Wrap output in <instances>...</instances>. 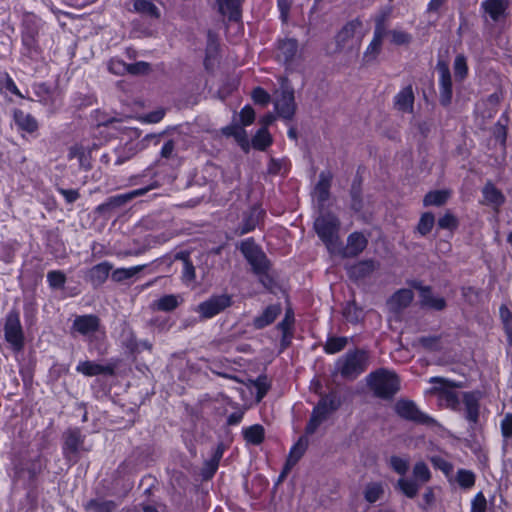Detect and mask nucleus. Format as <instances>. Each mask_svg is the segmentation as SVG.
<instances>
[{"label":"nucleus","mask_w":512,"mask_h":512,"mask_svg":"<svg viewBox=\"0 0 512 512\" xmlns=\"http://www.w3.org/2000/svg\"><path fill=\"white\" fill-rule=\"evenodd\" d=\"M340 406L341 399L336 393L332 392L322 397L312 410L310 419L305 427L306 435L314 434Z\"/></svg>","instance_id":"20e7f679"},{"label":"nucleus","mask_w":512,"mask_h":512,"mask_svg":"<svg viewBox=\"0 0 512 512\" xmlns=\"http://www.w3.org/2000/svg\"><path fill=\"white\" fill-rule=\"evenodd\" d=\"M252 99L256 104L267 105L270 101V95L261 87L252 91Z\"/></svg>","instance_id":"0e129e2a"},{"label":"nucleus","mask_w":512,"mask_h":512,"mask_svg":"<svg viewBox=\"0 0 512 512\" xmlns=\"http://www.w3.org/2000/svg\"><path fill=\"white\" fill-rule=\"evenodd\" d=\"M414 298V293L411 289H400L396 291L387 301L390 311L399 313L407 308Z\"/></svg>","instance_id":"f3484780"},{"label":"nucleus","mask_w":512,"mask_h":512,"mask_svg":"<svg viewBox=\"0 0 512 512\" xmlns=\"http://www.w3.org/2000/svg\"><path fill=\"white\" fill-rule=\"evenodd\" d=\"M5 340L11 348L19 352L24 347V333L22 330L18 312L11 311L7 314L4 325Z\"/></svg>","instance_id":"1a4fd4ad"},{"label":"nucleus","mask_w":512,"mask_h":512,"mask_svg":"<svg viewBox=\"0 0 512 512\" xmlns=\"http://www.w3.org/2000/svg\"><path fill=\"white\" fill-rule=\"evenodd\" d=\"M390 17V10L384 11L376 19L375 36L364 53V60L370 62L376 58L380 51L382 38L385 35V23Z\"/></svg>","instance_id":"2eb2a0df"},{"label":"nucleus","mask_w":512,"mask_h":512,"mask_svg":"<svg viewBox=\"0 0 512 512\" xmlns=\"http://www.w3.org/2000/svg\"><path fill=\"white\" fill-rule=\"evenodd\" d=\"M487 501L484 495L478 493L472 501L471 512H486Z\"/></svg>","instance_id":"774afa93"},{"label":"nucleus","mask_w":512,"mask_h":512,"mask_svg":"<svg viewBox=\"0 0 512 512\" xmlns=\"http://www.w3.org/2000/svg\"><path fill=\"white\" fill-rule=\"evenodd\" d=\"M244 127L245 126L234 123L223 128L222 132L225 136L233 137L244 151H248L250 142Z\"/></svg>","instance_id":"4be33fe9"},{"label":"nucleus","mask_w":512,"mask_h":512,"mask_svg":"<svg viewBox=\"0 0 512 512\" xmlns=\"http://www.w3.org/2000/svg\"><path fill=\"white\" fill-rule=\"evenodd\" d=\"M42 471V464L39 458L19 461L14 464L10 477L14 485L21 484L24 487L30 486Z\"/></svg>","instance_id":"6e6552de"},{"label":"nucleus","mask_w":512,"mask_h":512,"mask_svg":"<svg viewBox=\"0 0 512 512\" xmlns=\"http://www.w3.org/2000/svg\"><path fill=\"white\" fill-rule=\"evenodd\" d=\"M434 223H435L434 215L429 212L424 213L421 216V219L418 223L417 230L421 235H426L432 230Z\"/></svg>","instance_id":"5fc2aeb1"},{"label":"nucleus","mask_w":512,"mask_h":512,"mask_svg":"<svg viewBox=\"0 0 512 512\" xmlns=\"http://www.w3.org/2000/svg\"><path fill=\"white\" fill-rule=\"evenodd\" d=\"M419 344L427 350H440L442 348L441 338L438 336L422 337L419 339Z\"/></svg>","instance_id":"bf43d9fd"},{"label":"nucleus","mask_w":512,"mask_h":512,"mask_svg":"<svg viewBox=\"0 0 512 512\" xmlns=\"http://www.w3.org/2000/svg\"><path fill=\"white\" fill-rule=\"evenodd\" d=\"M430 381L439 385L432 388L430 392L440 394L441 398L446 401L449 407L457 409L459 406V399L456 392H454V388H461L463 387V384L452 382L441 377L431 378Z\"/></svg>","instance_id":"f8f14e48"},{"label":"nucleus","mask_w":512,"mask_h":512,"mask_svg":"<svg viewBox=\"0 0 512 512\" xmlns=\"http://www.w3.org/2000/svg\"><path fill=\"white\" fill-rule=\"evenodd\" d=\"M330 179L324 173L320 174L314 189V197L322 205L329 197Z\"/></svg>","instance_id":"f704fd0d"},{"label":"nucleus","mask_w":512,"mask_h":512,"mask_svg":"<svg viewBox=\"0 0 512 512\" xmlns=\"http://www.w3.org/2000/svg\"><path fill=\"white\" fill-rule=\"evenodd\" d=\"M379 268V263L375 260H363L354 265V279H364Z\"/></svg>","instance_id":"72a5a7b5"},{"label":"nucleus","mask_w":512,"mask_h":512,"mask_svg":"<svg viewBox=\"0 0 512 512\" xmlns=\"http://www.w3.org/2000/svg\"><path fill=\"white\" fill-rule=\"evenodd\" d=\"M113 265L107 261L101 262L93 266L89 272L88 277L94 285H101L106 281L111 272Z\"/></svg>","instance_id":"393cba45"},{"label":"nucleus","mask_w":512,"mask_h":512,"mask_svg":"<svg viewBox=\"0 0 512 512\" xmlns=\"http://www.w3.org/2000/svg\"><path fill=\"white\" fill-rule=\"evenodd\" d=\"M413 480L400 478L397 488L408 498L417 496L419 487L431 480V472L423 461L415 463L412 470Z\"/></svg>","instance_id":"39448f33"},{"label":"nucleus","mask_w":512,"mask_h":512,"mask_svg":"<svg viewBox=\"0 0 512 512\" xmlns=\"http://www.w3.org/2000/svg\"><path fill=\"white\" fill-rule=\"evenodd\" d=\"M134 10L142 15L151 18H159L160 11L150 0H135L133 4Z\"/></svg>","instance_id":"c9c22d12"},{"label":"nucleus","mask_w":512,"mask_h":512,"mask_svg":"<svg viewBox=\"0 0 512 512\" xmlns=\"http://www.w3.org/2000/svg\"><path fill=\"white\" fill-rule=\"evenodd\" d=\"M21 56L30 62H40L44 59L43 49L37 40V31L26 29L21 37Z\"/></svg>","instance_id":"9b49d317"},{"label":"nucleus","mask_w":512,"mask_h":512,"mask_svg":"<svg viewBox=\"0 0 512 512\" xmlns=\"http://www.w3.org/2000/svg\"><path fill=\"white\" fill-rule=\"evenodd\" d=\"M108 70L115 75L128 73V64L119 58H112L108 63Z\"/></svg>","instance_id":"13d9d810"},{"label":"nucleus","mask_w":512,"mask_h":512,"mask_svg":"<svg viewBox=\"0 0 512 512\" xmlns=\"http://www.w3.org/2000/svg\"><path fill=\"white\" fill-rule=\"evenodd\" d=\"M351 39H352V23H347L341 31L336 35L335 41L337 50H349L351 47Z\"/></svg>","instance_id":"58836bf2"},{"label":"nucleus","mask_w":512,"mask_h":512,"mask_svg":"<svg viewBox=\"0 0 512 512\" xmlns=\"http://www.w3.org/2000/svg\"><path fill=\"white\" fill-rule=\"evenodd\" d=\"M421 304L435 310H443L446 307L444 298L434 297L429 288L421 290Z\"/></svg>","instance_id":"e433bc0d"},{"label":"nucleus","mask_w":512,"mask_h":512,"mask_svg":"<svg viewBox=\"0 0 512 512\" xmlns=\"http://www.w3.org/2000/svg\"><path fill=\"white\" fill-rule=\"evenodd\" d=\"M145 265H137L129 268H118L112 272V279L121 282L134 277L144 269Z\"/></svg>","instance_id":"a19ab883"},{"label":"nucleus","mask_w":512,"mask_h":512,"mask_svg":"<svg viewBox=\"0 0 512 512\" xmlns=\"http://www.w3.org/2000/svg\"><path fill=\"white\" fill-rule=\"evenodd\" d=\"M133 184L143 185V187L134 189L127 193L112 196L105 203L100 204L97 207V210L101 213H106L115 208H119L130 200L142 196L148 191L160 186L162 184V180L159 178L158 173L154 168H148L143 174L137 175L133 178Z\"/></svg>","instance_id":"f03ea898"},{"label":"nucleus","mask_w":512,"mask_h":512,"mask_svg":"<svg viewBox=\"0 0 512 512\" xmlns=\"http://www.w3.org/2000/svg\"><path fill=\"white\" fill-rule=\"evenodd\" d=\"M47 282L52 289H60L64 287L66 276L58 270L49 271L47 273Z\"/></svg>","instance_id":"3c124183"},{"label":"nucleus","mask_w":512,"mask_h":512,"mask_svg":"<svg viewBox=\"0 0 512 512\" xmlns=\"http://www.w3.org/2000/svg\"><path fill=\"white\" fill-rule=\"evenodd\" d=\"M219 11L228 15L230 20L238 21L241 17V2L242 0H217Z\"/></svg>","instance_id":"bb28decb"},{"label":"nucleus","mask_w":512,"mask_h":512,"mask_svg":"<svg viewBox=\"0 0 512 512\" xmlns=\"http://www.w3.org/2000/svg\"><path fill=\"white\" fill-rule=\"evenodd\" d=\"M83 444V436L78 428L69 429L65 433L63 444V455L69 462L75 463L78 459V453Z\"/></svg>","instance_id":"dca6fc26"},{"label":"nucleus","mask_w":512,"mask_h":512,"mask_svg":"<svg viewBox=\"0 0 512 512\" xmlns=\"http://www.w3.org/2000/svg\"><path fill=\"white\" fill-rule=\"evenodd\" d=\"M298 43L295 39H284L278 44L277 58L285 64L293 60L297 53Z\"/></svg>","instance_id":"b1692460"},{"label":"nucleus","mask_w":512,"mask_h":512,"mask_svg":"<svg viewBox=\"0 0 512 512\" xmlns=\"http://www.w3.org/2000/svg\"><path fill=\"white\" fill-rule=\"evenodd\" d=\"M224 454V445L219 443L215 448L212 456L204 462L201 475L203 479H210L216 473L220 460L222 459Z\"/></svg>","instance_id":"412c9836"},{"label":"nucleus","mask_w":512,"mask_h":512,"mask_svg":"<svg viewBox=\"0 0 512 512\" xmlns=\"http://www.w3.org/2000/svg\"><path fill=\"white\" fill-rule=\"evenodd\" d=\"M308 436L309 435H306V434L301 436L298 439V441L291 447L289 457L287 460L288 465L296 464L298 462V460L303 456V454L305 453V451L308 448V444H309Z\"/></svg>","instance_id":"2f4dec72"},{"label":"nucleus","mask_w":512,"mask_h":512,"mask_svg":"<svg viewBox=\"0 0 512 512\" xmlns=\"http://www.w3.org/2000/svg\"><path fill=\"white\" fill-rule=\"evenodd\" d=\"M180 302H181V299L179 296L170 294V295H164L161 298H159L156 301L155 306L157 307V309H159L161 311H172L178 307Z\"/></svg>","instance_id":"79ce46f5"},{"label":"nucleus","mask_w":512,"mask_h":512,"mask_svg":"<svg viewBox=\"0 0 512 512\" xmlns=\"http://www.w3.org/2000/svg\"><path fill=\"white\" fill-rule=\"evenodd\" d=\"M414 103V93L411 86L403 88L396 96L395 105L398 110L403 112H412Z\"/></svg>","instance_id":"cd10ccee"},{"label":"nucleus","mask_w":512,"mask_h":512,"mask_svg":"<svg viewBox=\"0 0 512 512\" xmlns=\"http://www.w3.org/2000/svg\"><path fill=\"white\" fill-rule=\"evenodd\" d=\"M483 193L485 200L489 203L500 205L504 201V197L501 192L491 184L485 186Z\"/></svg>","instance_id":"864d4df0"},{"label":"nucleus","mask_w":512,"mask_h":512,"mask_svg":"<svg viewBox=\"0 0 512 512\" xmlns=\"http://www.w3.org/2000/svg\"><path fill=\"white\" fill-rule=\"evenodd\" d=\"M438 225L442 229L453 230L457 227L458 221L453 214L446 213L442 218L439 219Z\"/></svg>","instance_id":"69168bd1"},{"label":"nucleus","mask_w":512,"mask_h":512,"mask_svg":"<svg viewBox=\"0 0 512 512\" xmlns=\"http://www.w3.org/2000/svg\"><path fill=\"white\" fill-rule=\"evenodd\" d=\"M389 38V41L393 45H407L410 42V35L402 30H391L387 31L385 29V35Z\"/></svg>","instance_id":"de8ad7c7"},{"label":"nucleus","mask_w":512,"mask_h":512,"mask_svg":"<svg viewBox=\"0 0 512 512\" xmlns=\"http://www.w3.org/2000/svg\"><path fill=\"white\" fill-rule=\"evenodd\" d=\"M13 119L17 128L27 133H33L38 128L37 120L30 114L22 110H15Z\"/></svg>","instance_id":"5701e85b"},{"label":"nucleus","mask_w":512,"mask_h":512,"mask_svg":"<svg viewBox=\"0 0 512 512\" xmlns=\"http://www.w3.org/2000/svg\"><path fill=\"white\" fill-rule=\"evenodd\" d=\"M72 333L82 336L91 350L99 354L105 352V329L100 325V319L95 315L76 316L72 324Z\"/></svg>","instance_id":"7ed1b4c3"},{"label":"nucleus","mask_w":512,"mask_h":512,"mask_svg":"<svg viewBox=\"0 0 512 512\" xmlns=\"http://www.w3.org/2000/svg\"><path fill=\"white\" fill-rule=\"evenodd\" d=\"M122 345L132 354L141 353L138 340L130 330H124L121 335Z\"/></svg>","instance_id":"49530a36"},{"label":"nucleus","mask_w":512,"mask_h":512,"mask_svg":"<svg viewBox=\"0 0 512 512\" xmlns=\"http://www.w3.org/2000/svg\"><path fill=\"white\" fill-rule=\"evenodd\" d=\"M90 150L82 144H75L69 149V158L77 159L79 166L85 170L90 168Z\"/></svg>","instance_id":"c85d7f7f"},{"label":"nucleus","mask_w":512,"mask_h":512,"mask_svg":"<svg viewBox=\"0 0 512 512\" xmlns=\"http://www.w3.org/2000/svg\"><path fill=\"white\" fill-rule=\"evenodd\" d=\"M314 228L332 255L348 257L350 255L349 247H343L340 241V223L336 216L332 214H322L316 218ZM352 244V234L347 237V246Z\"/></svg>","instance_id":"f257e3e1"},{"label":"nucleus","mask_w":512,"mask_h":512,"mask_svg":"<svg viewBox=\"0 0 512 512\" xmlns=\"http://www.w3.org/2000/svg\"><path fill=\"white\" fill-rule=\"evenodd\" d=\"M449 195H450L449 192L445 191V190L432 191V192H429L424 197L423 202H424L425 206H431V205L441 206L447 201Z\"/></svg>","instance_id":"37998d69"},{"label":"nucleus","mask_w":512,"mask_h":512,"mask_svg":"<svg viewBox=\"0 0 512 512\" xmlns=\"http://www.w3.org/2000/svg\"><path fill=\"white\" fill-rule=\"evenodd\" d=\"M369 361L368 353L365 350L354 351V373L356 371H363Z\"/></svg>","instance_id":"4d7b16f0"},{"label":"nucleus","mask_w":512,"mask_h":512,"mask_svg":"<svg viewBox=\"0 0 512 512\" xmlns=\"http://www.w3.org/2000/svg\"><path fill=\"white\" fill-rule=\"evenodd\" d=\"M280 312L281 307L279 305L268 306L259 316L254 319V327L257 329H262L270 325L277 318Z\"/></svg>","instance_id":"a878e982"},{"label":"nucleus","mask_w":512,"mask_h":512,"mask_svg":"<svg viewBox=\"0 0 512 512\" xmlns=\"http://www.w3.org/2000/svg\"><path fill=\"white\" fill-rule=\"evenodd\" d=\"M230 362L229 360L225 359L224 361L223 360H213L210 364V369L213 373L219 375V376H223V377H227V378H231V374H230Z\"/></svg>","instance_id":"603ef678"},{"label":"nucleus","mask_w":512,"mask_h":512,"mask_svg":"<svg viewBox=\"0 0 512 512\" xmlns=\"http://www.w3.org/2000/svg\"><path fill=\"white\" fill-rule=\"evenodd\" d=\"M271 141V136L267 131V128L262 127L252 138V145L256 149L264 150L271 144Z\"/></svg>","instance_id":"a18cd8bd"},{"label":"nucleus","mask_w":512,"mask_h":512,"mask_svg":"<svg viewBox=\"0 0 512 512\" xmlns=\"http://www.w3.org/2000/svg\"><path fill=\"white\" fill-rule=\"evenodd\" d=\"M457 482L462 488H470L475 483V475L471 471L460 470L457 473Z\"/></svg>","instance_id":"052dcab7"},{"label":"nucleus","mask_w":512,"mask_h":512,"mask_svg":"<svg viewBox=\"0 0 512 512\" xmlns=\"http://www.w3.org/2000/svg\"><path fill=\"white\" fill-rule=\"evenodd\" d=\"M347 344L346 337H329L326 341L324 350L328 354H335L341 351Z\"/></svg>","instance_id":"8fccbe9b"},{"label":"nucleus","mask_w":512,"mask_h":512,"mask_svg":"<svg viewBox=\"0 0 512 512\" xmlns=\"http://www.w3.org/2000/svg\"><path fill=\"white\" fill-rule=\"evenodd\" d=\"M230 305L231 298L227 294L214 295L208 300L200 303L197 307V312L201 315L202 318L210 319L222 312Z\"/></svg>","instance_id":"ddd939ff"},{"label":"nucleus","mask_w":512,"mask_h":512,"mask_svg":"<svg viewBox=\"0 0 512 512\" xmlns=\"http://www.w3.org/2000/svg\"><path fill=\"white\" fill-rule=\"evenodd\" d=\"M482 7L494 21H498L505 13L508 2L506 0H487L482 4Z\"/></svg>","instance_id":"7c9ffc66"},{"label":"nucleus","mask_w":512,"mask_h":512,"mask_svg":"<svg viewBox=\"0 0 512 512\" xmlns=\"http://www.w3.org/2000/svg\"><path fill=\"white\" fill-rule=\"evenodd\" d=\"M274 108L278 116L291 120L295 113L294 90L286 78L280 79V89L274 93Z\"/></svg>","instance_id":"423d86ee"},{"label":"nucleus","mask_w":512,"mask_h":512,"mask_svg":"<svg viewBox=\"0 0 512 512\" xmlns=\"http://www.w3.org/2000/svg\"><path fill=\"white\" fill-rule=\"evenodd\" d=\"M294 325V314L291 309H288L285 313L284 319L277 325L280 331H293Z\"/></svg>","instance_id":"338daca9"},{"label":"nucleus","mask_w":512,"mask_h":512,"mask_svg":"<svg viewBox=\"0 0 512 512\" xmlns=\"http://www.w3.org/2000/svg\"><path fill=\"white\" fill-rule=\"evenodd\" d=\"M265 215V211L258 205L252 206L243 216L240 234L253 231Z\"/></svg>","instance_id":"a211bd4d"},{"label":"nucleus","mask_w":512,"mask_h":512,"mask_svg":"<svg viewBox=\"0 0 512 512\" xmlns=\"http://www.w3.org/2000/svg\"><path fill=\"white\" fill-rule=\"evenodd\" d=\"M336 373L344 378L352 375V352L348 351L345 356L336 363Z\"/></svg>","instance_id":"c03bdc74"},{"label":"nucleus","mask_w":512,"mask_h":512,"mask_svg":"<svg viewBox=\"0 0 512 512\" xmlns=\"http://www.w3.org/2000/svg\"><path fill=\"white\" fill-rule=\"evenodd\" d=\"M76 371L85 376L112 375L113 367L102 365L93 361H80L76 366Z\"/></svg>","instance_id":"6ab92c4d"},{"label":"nucleus","mask_w":512,"mask_h":512,"mask_svg":"<svg viewBox=\"0 0 512 512\" xmlns=\"http://www.w3.org/2000/svg\"><path fill=\"white\" fill-rule=\"evenodd\" d=\"M468 73V66L464 55H457L454 62V75L456 79L463 80Z\"/></svg>","instance_id":"6e6d98bb"},{"label":"nucleus","mask_w":512,"mask_h":512,"mask_svg":"<svg viewBox=\"0 0 512 512\" xmlns=\"http://www.w3.org/2000/svg\"><path fill=\"white\" fill-rule=\"evenodd\" d=\"M368 383L374 393L382 398L392 397L399 389L398 377L385 370L371 374Z\"/></svg>","instance_id":"0eeeda50"},{"label":"nucleus","mask_w":512,"mask_h":512,"mask_svg":"<svg viewBox=\"0 0 512 512\" xmlns=\"http://www.w3.org/2000/svg\"><path fill=\"white\" fill-rule=\"evenodd\" d=\"M85 508L88 512H113L116 509V504L110 500L92 499Z\"/></svg>","instance_id":"ea45409f"},{"label":"nucleus","mask_w":512,"mask_h":512,"mask_svg":"<svg viewBox=\"0 0 512 512\" xmlns=\"http://www.w3.org/2000/svg\"><path fill=\"white\" fill-rule=\"evenodd\" d=\"M244 439L253 445H259L264 439V428L255 424L243 429Z\"/></svg>","instance_id":"4c0bfd02"},{"label":"nucleus","mask_w":512,"mask_h":512,"mask_svg":"<svg viewBox=\"0 0 512 512\" xmlns=\"http://www.w3.org/2000/svg\"><path fill=\"white\" fill-rule=\"evenodd\" d=\"M437 68L441 74L442 91L440 101L443 105H448L452 98V82L448 65L445 62H439Z\"/></svg>","instance_id":"aec40b11"},{"label":"nucleus","mask_w":512,"mask_h":512,"mask_svg":"<svg viewBox=\"0 0 512 512\" xmlns=\"http://www.w3.org/2000/svg\"><path fill=\"white\" fill-rule=\"evenodd\" d=\"M463 401L467 419L473 423H477L479 416V398L474 393H465L463 395Z\"/></svg>","instance_id":"c756f323"},{"label":"nucleus","mask_w":512,"mask_h":512,"mask_svg":"<svg viewBox=\"0 0 512 512\" xmlns=\"http://www.w3.org/2000/svg\"><path fill=\"white\" fill-rule=\"evenodd\" d=\"M383 493H384V489H383L382 484L373 482V483H369L366 486L365 491H364V496L368 502L374 503L378 499H380V497L383 495Z\"/></svg>","instance_id":"09e8293b"},{"label":"nucleus","mask_w":512,"mask_h":512,"mask_svg":"<svg viewBox=\"0 0 512 512\" xmlns=\"http://www.w3.org/2000/svg\"><path fill=\"white\" fill-rule=\"evenodd\" d=\"M240 249L246 260L252 266L254 272L258 275H263L268 268V261L266 255L254 240L251 238L244 240L241 243Z\"/></svg>","instance_id":"9d476101"},{"label":"nucleus","mask_w":512,"mask_h":512,"mask_svg":"<svg viewBox=\"0 0 512 512\" xmlns=\"http://www.w3.org/2000/svg\"><path fill=\"white\" fill-rule=\"evenodd\" d=\"M397 415L403 419L417 423L430 424L433 419L423 414L414 402L406 399L398 400L394 406Z\"/></svg>","instance_id":"4468645a"},{"label":"nucleus","mask_w":512,"mask_h":512,"mask_svg":"<svg viewBox=\"0 0 512 512\" xmlns=\"http://www.w3.org/2000/svg\"><path fill=\"white\" fill-rule=\"evenodd\" d=\"M241 126H248L253 123L255 119V112L253 108L249 105H246L242 108L239 114Z\"/></svg>","instance_id":"e2e57ef3"},{"label":"nucleus","mask_w":512,"mask_h":512,"mask_svg":"<svg viewBox=\"0 0 512 512\" xmlns=\"http://www.w3.org/2000/svg\"><path fill=\"white\" fill-rule=\"evenodd\" d=\"M140 141H130L125 144L123 147H119L116 149L117 159L115 163L117 165L123 164L126 160L130 159L134 156L141 148Z\"/></svg>","instance_id":"473e14b6"},{"label":"nucleus","mask_w":512,"mask_h":512,"mask_svg":"<svg viewBox=\"0 0 512 512\" xmlns=\"http://www.w3.org/2000/svg\"><path fill=\"white\" fill-rule=\"evenodd\" d=\"M390 465L392 469L400 475H404L409 468V462L398 456H392L390 458Z\"/></svg>","instance_id":"680f3d73"}]
</instances>
